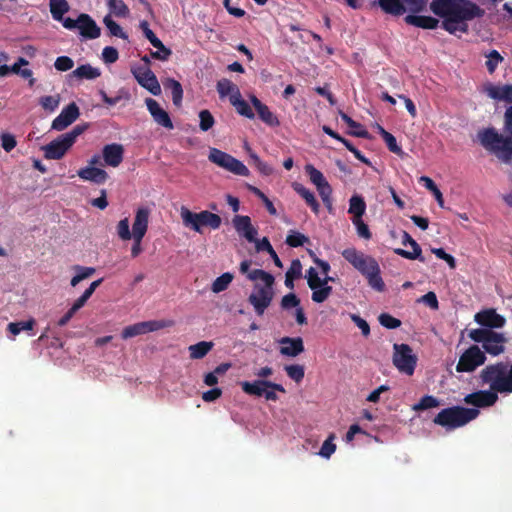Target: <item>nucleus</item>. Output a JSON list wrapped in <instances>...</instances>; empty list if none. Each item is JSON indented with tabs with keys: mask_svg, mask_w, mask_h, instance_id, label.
Segmentation results:
<instances>
[{
	"mask_svg": "<svg viewBox=\"0 0 512 512\" xmlns=\"http://www.w3.org/2000/svg\"><path fill=\"white\" fill-rule=\"evenodd\" d=\"M430 10L443 18L442 28L450 34L457 30L456 23L484 15V10L470 0H433L430 3Z\"/></svg>",
	"mask_w": 512,
	"mask_h": 512,
	"instance_id": "nucleus-1",
	"label": "nucleus"
},
{
	"mask_svg": "<svg viewBox=\"0 0 512 512\" xmlns=\"http://www.w3.org/2000/svg\"><path fill=\"white\" fill-rule=\"evenodd\" d=\"M504 130L509 136L499 134L495 128H486L479 132L481 145L499 160L510 163L512 160V105L504 113Z\"/></svg>",
	"mask_w": 512,
	"mask_h": 512,
	"instance_id": "nucleus-2",
	"label": "nucleus"
},
{
	"mask_svg": "<svg viewBox=\"0 0 512 512\" xmlns=\"http://www.w3.org/2000/svg\"><path fill=\"white\" fill-rule=\"evenodd\" d=\"M343 258L350 263L367 280L368 285L377 292L385 290V283L381 277V269L377 260L355 248L342 251Z\"/></svg>",
	"mask_w": 512,
	"mask_h": 512,
	"instance_id": "nucleus-3",
	"label": "nucleus"
},
{
	"mask_svg": "<svg viewBox=\"0 0 512 512\" xmlns=\"http://www.w3.org/2000/svg\"><path fill=\"white\" fill-rule=\"evenodd\" d=\"M480 384L488 385L489 390L496 394L512 393V363L508 369L505 362L487 365L479 373Z\"/></svg>",
	"mask_w": 512,
	"mask_h": 512,
	"instance_id": "nucleus-4",
	"label": "nucleus"
},
{
	"mask_svg": "<svg viewBox=\"0 0 512 512\" xmlns=\"http://www.w3.org/2000/svg\"><path fill=\"white\" fill-rule=\"evenodd\" d=\"M248 279L251 281L261 280L264 286H255V291L250 294L248 301L254 307L257 315L261 316L265 310L270 306L274 292V276L269 272L262 269H254L248 274Z\"/></svg>",
	"mask_w": 512,
	"mask_h": 512,
	"instance_id": "nucleus-5",
	"label": "nucleus"
},
{
	"mask_svg": "<svg viewBox=\"0 0 512 512\" xmlns=\"http://www.w3.org/2000/svg\"><path fill=\"white\" fill-rule=\"evenodd\" d=\"M480 414L478 409L452 406L442 409L433 419V423L447 431L465 426Z\"/></svg>",
	"mask_w": 512,
	"mask_h": 512,
	"instance_id": "nucleus-6",
	"label": "nucleus"
},
{
	"mask_svg": "<svg viewBox=\"0 0 512 512\" xmlns=\"http://www.w3.org/2000/svg\"><path fill=\"white\" fill-rule=\"evenodd\" d=\"M86 129V126L76 125L71 131L61 134L56 139L42 147L44 157L50 160H59L73 146L78 136Z\"/></svg>",
	"mask_w": 512,
	"mask_h": 512,
	"instance_id": "nucleus-7",
	"label": "nucleus"
},
{
	"mask_svg": "<svg viewBox=\"0 0 512 512\" xmlns=\"http://www.w3.org/2000/svg\"><path fill=\"white\" fill-rule=\"evenodd\" d=\"M180 214L184 226L198 233H202L203 227H209L213 230H216L220 228L222 224V219L218 214L207 210L195 213L186 207H182Z\"/></svg>",
	"mask_w": 512,
	"mask_h": 512,
	"instance_id": "nucleus-8",
	"label": "nucleus"
},
{
	"mask_svg": "<svg viewBox=\"0 0 512 512\" xmlns=\"http://www.w3.org/2000/svg\"><path fill=\"white\" fill-rule=\"evenodd\" d=\"M469 337L476 343H482L483 352L493 356L503 353L507 342L502 333L489 329H473L469 332Z\"/></svg>",
	"mask_w": 512,
	"mask_h": 512,
	"instance_id": "nucleus-9",
	"label": "nucleus"
},
{
	"mask_svg": "<svg viewBox=\"0 0 512 512\" xmlns=\"http://www.w3.org/2000/svg\"><path fill=\"white\" fill-rule=\"evenodd\" d=\"M151 209L146 206L138 207L133 221V244L131 247L132 258L138 257L142 253V240L147 233Z\"/></svg>",
	"mask_w": 512,
	"mask_h": 512,
	"instance_id": "nucleus-10",
	"label": "nucleus"
},
{
	"mask_svg": "<svg viewBox=\"0 0 512 512\" xmlns=\"http://www.w3.org/2000/svg\"><path fill=\"white\" fill-rule=\"evenodd\" d=\"M393 364L399 370L408 376L413 375L416 365L417 357L413 354L412 348L408 344H394L393 345Z\"/></svg>",
	"mask_w": 512,
	"mask_h": 512,
	"instance_id": "nucleus-11",
	"label": "nucleus"
},
{
	"mask_svg": "<svg viewBox=\"0 0 512 512\" xmlns=\"http://www.w3.org/2000/svg\"><path fill=\"white\" fill-rule=\"evenodd\" d=\"M208 159L221 168L239 176H248V168L232 155L217 148H211Z\"/></svg>",
	"mask_w": 512,
	"mask_h": 512,
	"instance_id": "nucleus-12",
	"label": "nucleus"
},
{
	"mask_svg": "<svg viewBox=\"0 0 512 512\" xmlns=\"http://www.w3.org/2000/svg\"><path fill=\"white\" fill-rule=\"evenodd\" d=\"M486 361L485 352H483L479 346L472 345L468 349H466L459 358V361L456 365V371L463 372H473L479 366L483 365Z\"/></svg>",
	"mask_w": 512,
	"mask_h": 512,
	"instance_id": "nucleus-13",
	"label": "nucleus"
},
{
	"mask_svg": "<svg viewBox=\"0 0 512 512\" xmlns=\"http://www.w3.org/2000/svg\"><path fill=\"white\" fill-rule=\"evenodd\" d=\"M131 72L139 85L147 89L151 94L158 96L161 93V87L156 75L150 67L138 66L131 69Z\"/></svg>",
	"mask_w": 512,
	"mask_h": 512,
	"instance_id": "nucleus-14",
	"label": "nucleus"
},
{
	"mask_svg": "<svg viewBox=\"0 0 512 512\" xmlns=\"http://www.w3.org/2000/svg\"><path fill=\"white\" fill-rule=\"evenodd\" d=\"M307 279L308 287L312 290L311 299L315 303H323L326 301L332 293V287H323L320 289L321 278L318 275V272L315 268L310 267L306 271L305 275Z\"/></svg>",
	"mask_w": 512,
	"mask_h": 512,
	"instance_id": "nucleus-15",
	"label": "nucleus"
},
{
	"mask_svg": "<svg viewBox=\"0 0 512 512\" xmlns=\"http://www.w3.org/2000/svg\"><path fill=\"white\" fill-rule=\"evenodd\" d=\"M166 326L167 325L164 321L150 320L138 322L133 325L126 326L121 332V337L126 340L148 332L157 331L165 328Z\"/></svg>",
	"mask_w": 512,
	"mask_h": 512,
	"instance_id": "nucleus-16",
	"label": "nucleus"
},
{
	"mask_svg": "<svg viewBox=\"0 0 512 512\" xmlns=\"http://www.w3.org/2000/svg\"><path fill=\"white\" fill-rule=\"evenodd\" d=\"M240 386L244 393L256 397H262L265 389H273L282 393L286 392L285 388L281 384L265 379H258L253 382L243 381L240 383Z\"/></svg>",
	"mask_w": 512,
	"mask_h": 512,
	"instance_id": "nucleus-17",
	"label": "nucleus"
},
{
	"mask_svg": "<svg viewBox=\"0 0 512 512\" xmlns=\"http://www.w3.org/2000/svg\"><path fill=\"white\" fill-rule=\"evenodd\" d=\"M498 399V394L488 389L478 390L476 392L467 394L464 397V402L475 407L474 409H477L491 407L496 404Z\"/></svg>",
	"mask_w": 512,
	"mask_h": 512,
	"instance_id": "nucleus-18",
	"label": "nucleus"
},
{
	"mask_svg": "<svg viewBox=\"0 0 512 512\" xmlns=\"http://www.w3.org/2000/svg\"><path fill=\"white\" fill-rule=\"evenodd\" d=\"M474 320L484 327L483 329L489 330L502 328L506 323V319L493 308L484 309L476 313Z\"/></svg>",
	"mask_w": 512,
	"mask_h": 512,
	"instance_id": "nucleus-19",
	"label": "nucleus"
},
{
	"mask_svg": "<svg viewBox=\"0 0 512 512\" xmlns=\"http://www.w3.org/2000/svg\"><path fill=\"white\" fill-rule=\"evenodd\" d=\"M80 111L75 102L64 107L61 113L52 121L51 128L62 131L78 119Z\"/></svg>",
	"mask_w": 512,
	"mask_h": 512,
	"instance_id": "nucleus-20",
	"label": "nucleus"
},
{
	"mask_svg": "<svg viewBox=\"0 0 512 512\" xmlns=\"http://www.w3.org/2000/svg\"><path fill=\"white\" fill-rule=\"evenodd\" d=\"M232 223L239 236L245 238L248 242L255 241L258 230L252 225L249 216L235 215Z\"/></svg>",
	"mask_w": 512,
	"mask_h": 512,
	"instance_id": "nucleus-21",
	"label": "nucleus"
},
{
	"mask_svg": "<svg viewBox=\"0 0 512 512\" xmlns=\"http://www.w3.org/2000/svg\"><path fill=\"white\" fill-rule=\"evenodd\" d=\"M402 244H409L412 247V251H407L402 248L394 249V253L409 260L418 259L420 262H426V258L422 256V249L420 245L411 237L409 233L403 231Z\"/></svg>",
	"mask_w": 512,
	"mask_h": 512,
	"instance_id": "nucleus-22",
	"label": "nucleus"
},
{
	"mask_svg": "<svg viewBox=\"0 0 512 512\" xmlns=\"http://www.w3.org/2000/svg\"><path fill=\"white\" fill-rule=\"evenodd\" d=\"M146 106L148 111L150 112L151 116L153 117V120L160 126L166 128V129H173L174 125L173 122L168 114L163 108L160 107L159 103L152 99L147 98L146 99Z\"/></svg>",
	"mask_w": 512,
	"mask_h": 512,
	"instance_id": "nucleus-23",
	"label": "nucleus"
},
{
	"mask_svg": "<svg viewBox=\"0 0 512 512\" xmlns=\"http://www.w3.org/2000/svg\"><path fill=\"white\" fill-rule=\"evenodd\" d=\"M78 30L80 35L85 39H96L101 35V29L92 17L86 13L78 16Z\"/></svg>",
	"mask_w": 512,
	"mask_h": 512,
	"instance_id": "nucleus-24",
	"label": "nucleus"
},
{
	"mask_svg": "<svg viewBox=\"0 0 512 512\" xmlns=\"http://www.w3.org/2000/svg\"><path fill=\"white\" fill-rule=\"evenodd\" d=\"M124 157V148L121 144H107L102 149V158L104 163L111 167H118Z\"/></svg>",
	"mask_w": 512,
	"mask_h": 512,
	"instance_id": "nucleus-25",
	"label": "nucleus"
},
{
	"mask_svg": "<svg viewBox=\"0 0 512 512\" xmlns=\"http://www.w3.org/2000/svg\"><path fill=\"white\" fill-rule=\"evenodd\" d=\"M280 354L288 357H296L304 351V343L301 337L285 336L280 339Z\"/></svg>",
	"mask_w": 512,
	"mask_h": 512,
	"instance_id": "nucleus-26",
	"label": "nucleus"
},
{
	"mask_svg": "<svg viewBox=\"0 0 512 512\" xmlns=\"http://www.w3.org/2000/svg\"><path fill=\"white\" fill-rule=\"evenodd\" d=\"M484 92L493 100L505 101L512 104V85H494L492 83L487 84L484 87Z\"/></svg>",
	"mask_w": 512,
	"mask_h": 512,
	"instance_id": "nucleus-27",
	"label": "nucleus"
},
{
	"mask_svg": "<svg viewBox=\"0 0 512 512\" xmlns=\"http://www.w3.org/2000/svg\"><path fill=\"white\" fill-rule=\"evenodd\" d=\"M77 174L82 180L91 181L95 184H104L108 179L107 172L98 167H85L80 169Z\"/></svg>",
	"mask_w": 512,
	"mask_h": 512,
	"instance_id": "nucleus-28",
	"label": "nucleus"
},
{
	"mask_svg": "<svg viewBox=\"0 0 512 512\" xmlns=\"http://www.w3.org/2000/svg\"><path fill=\"white\" fill-rule=\"evenodd\" d=\"M216 89L220 98H225L229 96L230 102H232L235 99V97L237 98L241 95L238 86L227 78L220 79L217 82Z\"/></svg>",
	"mask_w": 512,
	"mask_h": 512,
	"instance_id": "nucleus-29",
	"label": "nucleus"
},
{
	"mask_svg": "<svg viewBox=\"0 0 512 512\" xmlns=\"http://www.w3.org/2000/svg\"><path fill=\"white\" fill-rule=\"evenodd\" d=\"M405 22L409 25L419 27L422 29H435L439 24V20L432 16L423 15H407Z\"/></svg>",
	"mask_w": 512,
	"mask_h": 512,
	"instance_id": "nucleus-30",
	"label": "nucleus"
},
{
	"mask_svg": "<svg viewBox=\"0 0 512 512\" xmlns=\"http://www.w3.org/2000/svg\"><path fill=\"white\" fill-rule=\"evenodd\" d=\"M293 189L305 200L306 204L312 209V211L315 214H318L320 205L315 198L314 193L300 183H294Z\"/></svg>",
	"mask_w": 512,
	"mask_h": 512,
	"instance_id": "nucleus-31",
	"label": "nucleus"
},
{
	"mask_svg": "<svg viewBox=\"0 0 512 512\" xmlns=\"http://www.w3.org/2000/svg\"><path fill=\"white\" fill-rule=\"evenodd\" d=\"M166 90L171 91L172 101L176 107H180L183 99V88L179 81L173 78H166L163 81Z\"/></svg>",
	"mask_w": 512,
	"mask_h": 512,
	"instance_id": "nucleus-32",
	"label": "nucleus"
},
{
	"mask_svg": "<svg viewBox=\"0 0 512 512\" xmlns=\"http://www.w3.org/2000/svg\"><path fill=\"white\" fill-rule=\"evenodd\" d=\"M380 8L387 14L400 16L406 12V7L401 0H378Z\"/></svg>",
	"mask_w": 512,
	"mask_h": 512,
	"instance_id": "nucleus-33",
	"label": "nucleus"
},
{
	"mask_svg": "<svg viewBox=\"0 0 512 512\" xmlns=\"http://www.w3.org/2000/svg\"><path fill=\"white\" fill-rule=\"evenodd\" d=\"M366 212V203L362 196L353 195L349 199L348 213L352 215V219H362Z\"/></svg>",
	"mask_w": 512,
	"mask_h": 512,
	"instance_id": "nucleus-34",
	"label": "nucleus"
},
{
	"mask_svg": "<svg viewBox=\"0 0 512 512\" xmlns=\"http://www.w3.org/2000/svg\"><path fill=\"white\" fill-rule=\"evenodd\" d=\"M213 348V343L208 341H201L194 345L189 346L191 359H202Z\"/></svg>",
	"mask_w": 512,
	"mask_h": 512,
	"instance_id": "nucleus-35",
	"label": "nucleus"
},
{
	"mask_svg": "<svg viewBox=\"0 0 512 512\" xmlns=\"http://www.w3.org/2000/svg\"><path fill=\"white\" fill-rule=\"evenodd\" d=\"M50 12L54 20L61 21L69 10L66 0H49Z\"/></svg>",
	"mask_w": 512,
	"mask_h": 512,
	"instance_id": "nucleus-36",
	"label": "nucleus"
},
{
	"mask_svg": "<svg viewBox=\"0 0 512 512\" xmlns=\"http://www.w3.org/2000/svg\"><path fill=\"white\" fill-rule=\"evenodd\" d=\"M73 75L79 79H96L101 75L98 68H94L89 64L80 65L73 72Z\"/></svg>",
	"mask_w": 512,
	"mask_h": 512,
	"instance_id": "nucleus-37",
	"label": "nucleus"
},
{
	"mask_svg": "<svg viewBox=\"0 0 512 512\" xmlns=\"http://www.w3.org/2000/svg\"><path fill=\"white\" fill-rule=\"evenodd\" d=\"M73 270L76 271V275L73 276L70 281L72 287H76L81 281L91 277L96 271L93 267H85L80 265L73 266Z\"/></svg>",
	"mask_w": 512,
	"mask_h": 512,
	"instance_id": "nucleus-38",
	"label": "nucleus"
},
{
	"mask_svg": "<svg viewBox=\"0 0 512 512\" xmlns=\"http://www.w3.org/2000/svg\"><path fill=\"white\" fill-rule=\"evenodd\" d=\"M379 134L381 135L382 139L386 143L389 151L397 154L402 155L403 150L402 148L397 144L396 138L388 131H386L383 127L379 126Z\"/></svg>",
	"mask_w": 512,
	"mask_h": 512,
	"instance_id": "nucleus-39",
	"label": "nucleus"
},
{
	"mask_svg": "<svg viewBox=\"0 0 512 512\" xmlns=\"http://www.w3.org/2000/svg\"><path fill=\"white\" fill-rule=\"evenodd\" d=\"M419 182L422 183L427 190H429L435 197L436 201L438 202L440 207L444 206V199L442 192L437 187L435 182L428 176H421L419 178Z\"/></svg>",
	"mask_w": 512,
	"mask_h": 512,
	"instance_id": "nucleus-40",
	"label": "nucleus"
},
{
	"mask_svg": "<svg viewBox=\"0 0 512 512\" xmlns=\"http://www.w3.org/2000/svg\"><path fill=\"white\" fill-rule=\"evenodd\" d=\"M107 6L116 17L126 18L129 16L130 10L123 0H107Z\"/></svg>",
	"mask_w": 512,
	"mask_h": 512,
	"instance_id": "nucleus-41",
	"label": "nucleus"
},
{
	"mask_svg": "<svg viewBox=\"0 0 512 512\" xmlns=\"http://www.w3.org/2000/svg\"><path fill=\"white\" fill-rule=\"evenodd\" d=\"M103 23L108 29L110 36L118 37L125 40L128 38V35L123 31L122 27L112 19L110 14L104 17Z\"/></svg>",
	"mask_w": 512,
	"mask_h": 512,
	"instance_id": "nucleus-42",
	"label": "nucleus"
},
{
	"mask_svg": "<svg viewBox=\"0 0 512 512\" xmlns=\"http://www.w3.org/2000/svg\"><path fill=\"white\" fill-rule=\"evenodd\" d=\"M440 406V401L436 397L432 395L423 396L418 403L412 406V409L416 412L424 411L431 408H436Z\"/></svg>",
	"mask_w": 512,
	"mask_h": 512,
	"instance_id": "nucleus-43",
	"label": "nucleus"
},
{
	"mask_svg": "<svg viewBox=\"0 0 512 512\" xmlns=\"http://www.w3.org/2000/svg\"><path fill=\"white\" fill-rule=\"evenodd\" d=\"M339 115H340L341 119L348 125V127L353 129L350 132L351 135L356 136V137H367L368 136V132L366 130L360 129L361 128V124H359L358 122L354 121L346 113H344L343 111H340Z\"/></svg>",
	"mask_w": 512,
	"mask_h": 512,
	"instance_id": "nucleus-44",
	"label": "nucleus"
},
{
	"mask_svg": "<svg viewBox=\"0 0 512 512\" xmlns=\"http://www.w3.org/2000/svg\"><path fill=\"white\" fill-rule=\"evenodd\" d=\"M233 278V274H231L230 272L223 273L214 280L211 286V290L214 293H220L226 290L229 284L232 282Z\"/></svg>",
	"mask_w": 512,
	"mask_h": 512,
	"instance_id": "nucleus-45",
	"label": "nucleus"
},
{
	"mask_svg": "<svg viewBox=\"0 0 512 512\" xmlns=\"http://www.w3.org/2000/svg\"><path fill=\"white\" fill-rule=\"evenodd\" d=\"M310 243V239L304 234L291 230L286 237V244L290 247L297 248Z\"/></svg>",
	"mask_w": 512,
	"mask_h": 512,
	"instance_id": "nucleus-46",
	"label": "nucleus"
},
{
	"mask_svg": "<svg viewBox=\"0 0 512 512\" xmlns=\"http://www.w3.org/2000/svg\"><path fill=\"white\" fill-rule=\"evenodd\" d=\"M36 322L33 318H30L27 321H19V322H11L7 326V330L13 334L18 335L21 331H29L32 330L35 326Z\"/></svg>",
	"mask_w": 512,
	"mask_h": 512,
	"instance_id": "nucleus-47",
	"label": "nucleus"
},
{
	"mask_svg": "<svg viewBox=\"0 0 512 512\" xmlns=\"http://www.w3.org/2000/svg\"><path fill=\"white\" fill-rule=\"evenodd\" d=\"M257 114L265 124L271 127H275L280 124L277 116L269 109L266 104L257 110Z\"/></svg>",
	"mask_w": 512,
	"mask_h": 512,
	"instance_id": "nucleus-48",
	"label": "nucleus"
},
{
	"mask_svg": "<svg viewBox=\"0 0 512 512\" xmlns=\"http://www.w3.org/2000/svg\"><path fill=\"white\" fill-rule=\"evenodd\" d=\"M230 103L236 108L240 115L245 116L248 119H253L255 117L251 107L244 99H242L241 95L240 97H235V99Z\"/></svg>",
	"mask_w": 512,
	"mask_h": 512,
	"instance_id": "nucleus-49",
	"label": "nucleus"
},
{
	"mask_svg": "<svg viewBox=\"0 0 512 512\" xmlns=\"http://www.w3.org/2000/svg\"><path fill=\"white\" fill-rule=\"evenodd\" d=\"M305 172L309 176L310 181L316 186L320 187L322 184L327 182L323 173L316 169L312 164L305 166Z\"/></svg>",
	"mask_w": 512,
	"mask_h": 512,
	"instance_id": "nucleus-50",
	"label": "nucleus"
},
{
	"mask_svg": "<svg viewBox=\"0 0 512 512\" xmlns=\"http://www.w3.org/2000/svg\"><path fill=\"white\" fill-rule=\"evenodd\" d=\"M284 370L288 377L294 380L296 383H300L305 376L304 366L299 364L286 365Z\"/></svg>",
	"mask_w": 512,
	"mask_h": 512,
	"instance_id": "nucleus-51",
	"label": "nucleus"
},
{
	"mask_svg": "<svg viewBox=\"0 0 512 512\" xmlns=\"http://www.w3.org/2000/svg\"><path fill=\"white\" fill-rule=\"evenodd\" d=\"M116 231L118 237L123 241L131 240V238L133 237V230H130V223L127 217L121 219L118 222L116 226Z\"/></svg>",
	"mask_w": 512,
	"mask_h": 512,
	"instance_id": "nucleus-52",
	"label": "nucleus"
},
{
	"mask_svg": "<svg viewBox=\"0 0 512 512\" xmlns=\"http://www.w3.org/2000/svg\"><path fill=\"white\" fill-rule=\"evenodd\" d=\"M199 128L201 131H208L215 123L214 117L209 110H201L199 112Z\"/></svg>",
	"mask_w": 512,
	"mask_h": 512,
	"instance_id": "nucleus-53",
	"label": "nucleus"
},
{
	"mask_svg": "<svg viewBox=\"0 0 512 512\" xmlns=\"http://www.w3.org/2000/svg\"><path fill=\"white\" fill-rule=\"evenodd\" d=\"M42 108L49 112H54L60 103V97L59 95L56 96H43L40 98L39 101Z\"/></svg>",
	"mask_w": 512,
	"mask_h": 512,
	"instance_id": "nucleus-54",
	"label": "nucleus"
},
{
	"mask_svg": "<svg viewBox=\"0 0 512 512\" xmlns=\"http://www.w3.org/2000/svg\"><path fill=\"white\" fill-rule=\"evenodd\" d=\"M335 439V435L332 433L328 436V438L323 442L319 455L324 458H330V456L335 452L336 445L333 443Z\"/></svg>",
	"mask_w": 512,
	"mask_h": 512,
	"instance_id": "nucleus-55",
	"label": "nucleus"
},
{
	"mask_svg": "<svg viewBox=\"0 0 512 512\" xmlns=\"http://www.w3.org/2000/svg\"><path fill=\"white\" fill-rule=\"evenodd\" d=\"M378 321L387 329H396L401 326V321L388 313H381L378 317Z\"/></svg>",
	"mask_w": 512,
	"mask_h": 512,
	"instance_id": "nucleus-56",
	"label": "nucleus"
},
{
	"mask_svg": "<svg viewBox=\"0 0 512 512\" xmlns=\"http://www.w3.org/2000/svg\"><path fill=\"white\" fill-rule=\"evenodd\" d=\"M486 57L488 58V60L486 61L487 70L490 73H493L498 64L503 61V57L497 50L490 51V53Z\"/></svg>",
	"mask_w": 512,
	"mask_h": 512,
	"instance_id": "nucleus-57",
	"label": "nucleus"
},
{
	"mask_svg": "<svg viewBox=\"0 0 512 512\" xmlns=\"http://www.w3.org/2000/svg\"><path fill=\"white\" fill-rule=\"evenodd\" d=\"M352 223L356 227V231L359 237L369 240L372 237L368 225L362 219H352Z\"/></svg>",
	"mask_w": 512,
	"mask_h": 512,
	"instance_id": "nucleus-58",
	"label": "nucleus"
},
{
	"mask_svg": "<svg viewBox=\"0 0 512 512\" xmlns=\"http://www.w3.org/2000/svg\"><path fill=\"white\" fill-rule=\"evenodd\" d=\"M300 305V299L294 293L286 294L281 299V307L284 310H289L291 308H297Z\"/></svg>",
	"mask_w": 512,
	"mask_h": 512,
	"instance_id": "nucleus-59",
	"label": "nucleus"
},
{
	"mask_svg": "<svg viewBox=\"0 0 512 512\" xmlns=\"http://www.w3.org/2000/svg\"><path fill=\"white\" fill-rule=\"evenodd\" d=\"M74 66V61L68 56H59L54 63V67L58 71H68Z\"/></svg>",
	"mask_w": 512,
	"mask_h": 512,
	"instance_id": "nucleus-60",
	"label": "nucleus"
},
{
	"mask_svg": "<svg viewBox=\"0 0 512 512\" xmlns=\"http://www.w3.org/2000/svg\"><path fill=\"white\" fill-rule=\"evenodd\" d=\"M431 252L435 254L437 258L446 261L451 269L456 267L455 258L452 255L446 253L443 248H432Z\"/></svg>",
	"mask_w": 512,
	"mask_h": 512,
	"instance_id": "nucleus-61",
	"label": "nucleus"
},
{
	"mask_svg": "<svg viewBox=\"0 0 512 512\" xmlns=\"http://www.w3.org/2000/svg\"><path fill=\"white\" fill-rule=\"evenodd\" d=\"M102 58L105 63H115L119 58L118 50L112 46H106L102 50Z\"/></svg>",
	"mask_w": 512,
	"mask_h": 512,
	"instance_id": "nucleus-62",
	"label": "nucleus"
},
{
	"mask_svg": "<svg viewBox=\"0 0 512 512\" xmlns=\"http://www.w3.org/2000/svg\"><path fill=\"white\" fill-rule=\"evenodd\" d=\"M350 318L353 323L361 330L363 336L367 337L370 335V326L365 319L361 318L357 314H351Z\"/></svg>",
	"mask_w": 512,
	"mask_h": 512,
	"instance_id": "nucleus-63",
	"label": "nucleus"
},
{
	"mask_svg": "<svg viewBox=\"0 0 512 512\" xmlns=\"http://www.w3.org/2000/svg\"><path fill=\"white\" fill-rule=\"evenodd\" d=\"M1 145L6 152H10L16 147L17 142L12 134L3 133L1 135Z\"/></svg>",
	"mask_w": 512,
	"mask_h": 512,
	"instance_id": "nucleus-64",
	"label": "nucleus"
}]
</instances>
